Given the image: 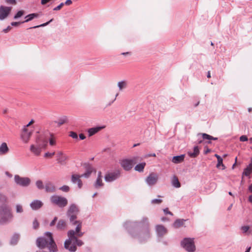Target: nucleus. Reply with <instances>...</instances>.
<instances>
[{"mask_svg":"<svg viewBox=\"0 0 252 252\" xmlns=\"http://www.w3.org/2000/svg\"><path fill=\"white\" fill-rule=\"evenodd\" d=\"M35 185L39 189H42L44 188L43 182L41 180H37L35 183Z\"/></svg>","mask_w":252,"mask_h":252,"instance_id":"nucleus-39","label":"nucleus"},{"mask_svg":"<svg viewBox=\"0 0 252 252\" xmlns=\"http://www.w3.org/2000/svg\"><path fill=\"white\" fill-rule=\"evenodd\" d=\"M126 82L125 81H121L118 83V86L120 90H122L126 87Z\"/></svg>","mask_w":252,"mask_h":252,"instance_id":"nucleus-36","label":"nucleus"},{"mask_svg":"<svg viewBox=\"0 0 252 252\" xmlns=\"http://www.w3.org/2000/svg\"><path fill=\"white\" fill-rule=\"evenodd\" d=\"M54 155H55V152H53V153L47 152L44 154V157H46H46H51L53 156H54Z\"/></svg>","mask_w":252,"mask_h":252,"instance_id":"nucleus-54","label":"nucleus"},{"mask_svg":"<svg viewBox=\"0 0 252 252\" xmlns=\"http://www.w3.org/2000/svg\"><path fill=\"white\" fill-rule=\"evenodd\" d=\"M68 239H66L64 243V248L70 252L76 251V245L81 246L84 244L83 242L78 239L75 236V232L73 230H70L67 232Z\"/></svg>","mask_w":252,"mask_h":252,"instance_id":"nucleus-2","label":"nucleus"},{"mask_svg":"<svg viewBox=\"0 0 252 252\" xmlns=\"http://www.w3.org/2000/svg\"><path fill=\"white\" fill-rule=\"evenodd\" d=\"M68 157L64 155L62 157L58 158H57V160L59 163L61 165H65L66 163V161L68 159Z\"/></svg>","mask_w":252,"mask_h":252,"instance_id":"nucleus-28","label":"nucleus"},{"mask_svg":"<svg viewBox=\"0 0 252 252\" xmlns=\"http://www.w3.org/2000/svg\"><path fill=\"white\" fill-rule=\"evenodd\" d=\"M58 220V218L57 217H55L54 219L52 220V221L50 222V226H54L55 223H56V222Z\"/></svg>","mask_w":252,"mask_h":252,"instance_id":"nucleus-53","label":"nucleus"},{"mask_svg":"<svg viewBox=\"0 0 252 252\" xmlns=\"http://www.w3.org/2000/svg\"><path fill=\"white\" fill-rule=\"evenodd\" d=\"M185 155L174 156L173 157L172 161L174 163H179L184 161Z\"/></svg>","mask_w":252,"mask_h":252,"instance_id":"nucleus-25","label":"nucleus"},{"mask_svg":"<svg viewBox=\"0 0 252 252\" xmlns=\"http://www.w3.org/2000/svg\"><path fill=\"white\" fill-rule=\"evenodd\" d=\"M193 238H185L181 242V246L188 252H194L196 247Z\"/></svg>","mask_w":252,"mask_h":252,"instance_id":"nucleus-5","label":"nucleus"},{"mask_svg":"<svg viewBox=\"0 0 252 252\" xmlns=\"http://www.w3.org/2000/svg\"><path fill=\"white\" fill-rule=\"evenodd\" d=\"M156 231L158 237H162L167 232V229L162 225H157Z\"/></svg>","mask_w":252,"mask_h":252,"instance_id":"nucleus-16","label":"nucleus"},{"mask_svg":"<svg viewBox=\"0 0 252 252\" xmlns=\"http://www.w3.org/2000/svg\"><path fill=\"white\" fill-rule=\"evenodd\" d=\"M248 139L246 135H242L240 137V141L241 142H245L248 141Z\"/></svg>","mask_w":252,"mask_h":252,"instance_id":"nucleus-52","label":"nucleus"},{"mask_svg":"<svg viewBox=\"0 0 252 252\" xmlns=\"http://www.w3.org/2000/svg\"><path fill=\"white\" fill-rule=\"evenodd\" d=\"M67 118L66 116H64L63 118H60L58 122L56 123L58 124L59 126H61L67 121Z\"/></svg>","mask_w":252,"mask_h":252,"instance_id":"nucleus-38","label":"nucleus"},{"mask_svg":"<svg viewBox=\"0 0 252 252\" xmlns=\"http://www.w3.org/2000/svg\"><path fill=\"white\" fill-rule=\"evenodd\" d=\"M185 221V220L184 219H177L174 221L173 225L174 227L178 228L183 226Z\"/></svg>","mask_w":252,"mask_h":252,"instance_id":"nucleus-27","label":"nucleus"},{"mask_svg":"<svg viewBox=\"0 0 252 252\" xmlns=\"http://www.w3.org/2000/svg\"><path fill=\"white\" fill-rule=\"evenodd\" d=\"M9 151L7 144L3 142L0 146V155H5Z\"/></svg>","mask_w":252,"mask_h":252,"instance_id":"nucleus-26","label":"nucleus"},{"mask_svg":"<svg viewBox=\"0 0 252 252\" xmlns=\"http://www.w3.org/2000/svg\"><path fill=\"white\" fill-rule=\"evenodd\" d=\"M7 201V197L6 195L0 192V202L4 203Z\"/></svg>","mask_w":252,"mask_h":252,"instance_id":"nucleus-41","label":"nucleus"},{"mask_svg":"<svg viewBox=\"0 0 252 252\" xmlns=\"http://www.w3.org/2000/svg\"><path fill=\"white\" fill-rule=\"evenodd\" d=\"M119 163L126 171H129L131 169L134 163V159L127 158L120 160Z\"/></svg>","mask_w":252,"mask_h":252,"instance_id":"nucleus-11","label":"nucleus"},{"mask_svg":"<svg viewBox=\"0 0 252 252\" xmlns=\"http://www.w3.org/2000/svg\"><path fill=\"white\" fill-rule=\"evenodd\" d=\"M5 174L7 176H8L9 178H11L12 177V175L8 171H6Z\"/></svg>","mask_w":252,"mask_h":252,"instance_id":"nucleus-63","label":"nucleus"},{"mask_svg":"<svg viewBox=\"0 0 252 252\" xmlns=\"http://www.w3.org/2000/svg\"><path fill=\"white\" fill-rule=\"evenodd\" d=\"M51 137H52V136H51ZM49 141L50 145L51 146L54 145L55 144V141L52 137L49 138Z\"/></svg>","mask_w":252,"mask_h":252,"instance_id":"nucleus-55","label":"nucleus"},{"mask_svg":"<svg viewBox=\"0 0 252 252\" xmlns=\"http://www.w3.org/2000/svg\"><path fill=\"white\" fill-rule=\"evenodd\" d=\"M42 148L37 146H35L34 145H32L30 147L31 151L36 156H39L41 153Z\"/></svg>","mask_w":252,"mask_h":252,"instance_id":"nucleus-22","label":"nucleus"},{"mask_svg":"<svg viewBox=\"0 0 252 252\" xmlns=\"http://www.w3.org/2000/svg\"><path fill=\"white\" fill-rule=\"evenodd\" d=\"M172 183V185L176 188H179L181 187V184L178 180V179L176 176L173 177Z\"/></svg>","mask_w":252,"mask_h":252,"instance_id":"nucleus-34","label":"nucleus"},{"mask_svg":"<svg viewBox=\"0 0 252 252\" xmlns=\"http://www.w3.org/2000/svg\"><path fill=\"white\" fill-rule=\"evenodd\" d=\"M45 189L47 192H54L56 191L55 186L50 182L45 184Z\"/></svg>","mask_w":252,"mask_h":252,"instance_id":"nucleus-21","label":"nucleus"},{"mask_svg":"<svg viewBox=\"0 0 252 252\" xmlns=\"http://www.w3.org/2000/svg\"><path fill=\"white\" fill-rule=\"evenodd\" d=\"M85 168L86 170L85 172L81 175V177H84L85 178H89L94 170L93 167L92 165L89 163H86L84 165Z\"/></svg>","mask_w":252,"mask_h":252,"instance_id":"nucleus-18","label":"nucleus"},{"mask_svg":"<svg viewBox=\"0 0 252 252\" xmlns=\"http://www.w3.org/2000/svg\"><path fill=\"white\" fill-rule=\"evenodd\" d=\"M36 242L37 246L39 248L42 249L47 247L49 242V239L48 237H47V238H45V237H38L36 239Z\"/></svg>","mask_w":252,"mask_h":252,"instance_id":"nucleus-12","label":"nucleus"},{"mask_svg":"<svg viewBox=\"0 0 252 252\" xmlns=\"http://www.w3.org/2000/svg\"><path fill=\"white\" fill-rule=\"evenodd\" d=\"M105 126H96L90 128L88 129V132L89 134V136H92L93 135L95 134L98 131H99L100 130L104 128Z\"/></svg>","mask_w":252,"mask_h":252,"instance_id":"nucleus-19","label":"nucleus"},{"mask_svg":"<svg viewBox=\"0 0 252 252\" xmlns=\"http://www.w3.org/2000/svg\"><path fill=\"white\" fill-rule=\"evenodd\" d=\"M76 224H77V225L75 228V231H74L75 232V234L77 233V232H79V231H80L81 229V226H82L81 222H80V221H78V222Z\"/></svg>","mask_w":252,"mask_h":252,"instance_id":"nucleus-43","label":"nucleus"},{"mask_svg":"<svg viewBox=\"0 0 252 252\" xmlns=\"http://www.w3.org/2000/svg\"><path fill=\"white\" fill-rule=\"evenodd\" d=\"M130 236L143 242L150 237L149 223L147 217H143L140 221H127L124 224Z\"/></svg>","mask_w":252,"mask_h":252,"instance_id":"nucleus-1","label":"nucleus"},{"mask_svg":"<svg viewBox=\"0 0 252 252\" xmlns=\"http://www.w3.org/2000/svg\"><path fill=\"white\" fill-rule=\"evenodd\" d=\"M32 131L28 129L27 127H24L21 134V138L23 141L25 143H28L32 134Z\"/></svg>","mask_w":252,"mask_h":252,"instance_id":"nucleus-13","label":"nucleus"},{"mask_svg":"<svg viewBox=\"0 0 252 252\" xmlns=\"http://www.w3.org/2000/svg\"><path fill=\"white\" fill-rule=\"evenodd\" d=\"M20 235L17 233H15L10 240V244L12 245H15L17 244L19 239Z\"/></svg>","mask_w":252,"mask_h":252,"instance_id":"nucleus-30","label":"nucleus"},{"mask_svg":"<svg viewBox=\"0 0 252 252\" xmlns=\"http://www.w3.org/2000/svg\"><path fill=\"white\" fill-rule=\"evenodd\" d=\"M53 21V19H51L49 21L46 22V23H43L41 25H38V26H33L32 27H30V28H29L28 29H36V28H39V27H44V26H47V25H48L51 22H52Z\"/></svg>","mask_w":252,"mask_h":252,"instance_id":"nucleus-40","label":"nucleus"},{"mask_svg":"<svg viewBox=\"0 0 252 252\" xmlns=\"http://www.w3.org/2000/svg\"><path fill=\"white\" fill-rule=\"evenodd\" d=\"M24 11L23 10H20L17 12V13L14 16V19H17L18 18L21 17L24 15Z\"/></svg>","mask_w":252,"mask_h":252,"instance_id":"nucleus-42","label":"nucleus"},{"mask_svg":"<svg viewBox=\"0 0 252 252\" xmlns=\"http://www.w3.org/2000/svg\"><path fill=\"white\" fill-rule=\"evenodd\" d=\"M72 1L71 0H66L65 2L64 3V4H66L67 5H69L72 3Z\"/></svg>","mask_w":252,"mask_h":252,"instance_id":"nucleus-62","label":"nucleus"},{"mask_svg":"<svg viewBox=\"0 0 252 252\" xmlns=\"http://www.w3.org/2000/svg\"><path fill=\"white\" fill-rule=\"evenodd\" d=\"M78 184V187L79 189H81L82 187V183L81 180H78L77 182Z\"/></svg>","mask_w":252,"mask_h":252,"instance_id":"nucleus-60","label":"nucleus"},{"mask_svg":"<svg viewBox=\"0 0 252 252\" xmlns=\"http://www.w3.org/2000/svg\"><path fill=\"white\" fill-rule=\"evenodd\" d=\"M158 180V176L154 173H152L146 178L145 182L149 186L155 185Z\"/></svg>","mask_w":252,"mask_h":252,"instance_id":"nucleus-14","label":"nucleus"},{"mask_svg":"<svg viewBox=\"0 0 252 252\" xmlns=\"http://www.w3.org/2000/svg\"><path fill=\"white\" fill-rule=\"evenodd\" d=\"M199 150L197 146H194L193 148V152H188V155L191 158H195L199 154Z\"/></svg>","mask_w":252,"mask_h":252,"instance_id":"nucleus-24","label":"nucleus"},{"mask_svg":"<svg viewBox=\"0 0 252 252\" xmlns=\"http://www.w3.org/2000/svg\"><path fill=\"white\" fill-rule=\"evenodd\" d=\"M43 205V203L39 200H34L30 204V207L32 210H38Z\"/></svg>","mask_w":252,"mask_h":252,"instance_id":"nucleus-17","label":"nucleus"},{"mask_svg":"<svg viewBox=\"0 0 252 252\" xmlns=\"http://www.w3.org/2000/svg\"><path fill=\"white\" fill-rule=\"evenodd\" d=\"M80 177H82L81 175L80 176L79 175L73 174L71 176V182L75 184L76 182H77L78 181V180H80Z\"/></svg>","mask_w":252,"mask_h":252,"instance_id":"nucleus-37","label":"nucleus"},{"mask_svg":"<svg viewBox=\"0 0 252 252\" xmlns=\"http://www.w3.org/2000/svg\"><path fill=\"white\" fill-rule=\"evenodd\" d=\"M13 216L8 207L5 205L0 206V224H6L10 222Z\"/></svg>","mask_w":252,"mask_h":252,"instance_id":"nucleus-3","label":"nucleus"},{"mask_svg":"<svg viewBox=\"0 0 252 252\" xmlns=\"http://www.w3.org/2000/svg\"><path fill=\"white\" fill-rule=\"evenodd\" d=\"M45 236L48 237L49 239V242L48 243L47 247L50 252H57V246L53 238L52 233L50 232H46L45 233Z\"/></svg>","mask_w":252,"mask_h":252,"instance_id":"nucleus-9","label":"nucleus"},{"mask_svg":"<svg viewBox=\"0 0 252 252\" xmlns=\"http://www.w3.org/2000/svg\"><path fill=\"white\" fill-rule=\"evenodd\" d=\"M120 171L116 170L106 174L104 176V180L106 182H112L118 179L120 177Z\"/></svg>","mask_w":252,"mask_h":252,"instance_id":"nucleus-10","label":"nucleus"},{"mask_svg":"<svg viewBox=\"0 0 252 252\" xmlns=\"http://www.w3.org/2000/svg\"><path fill=\"white\" fill-rule=\"evenodd\" d=\"M51 202L61 208L65 207L68 203L67 199L63 196L54 195L50 197Z\"/></svg>","mask_w":252,"mask_h":252,"instance_id":"nucleus-6","label":"nucleus"},{"mask_svg":"<svg viewBox=\"0 0 252 252\" xmlns=\"http://www.w3.org/2000/svg\"><path fill=\"white\" fill-rule=\"evenodd\" d=\"M215 156L217 158L218 160V163L217 164V167L218 168L220 166L222 167V169H224L225 167L223 164V159L222 158L217 154H215Z\"/></svg>","mask_w":252,"mask_h":252,"instance_id":"nucleus-31","label":"nucleus"},{"mask_svg":"<svg viewBox=\"0 0 252 252\" xmlns=\"http://www.w3.org/2000/svg\"><path fill=\"white\" fill-rule=\"evenodd\" d=\"M49 135L50 136H53V134L52 133L47 131L44 134L37 136L35 140L36 145L41 147L42 148H45L48 143V137Z\"/></svg>","mask_w":252,"mask_h":252,"instance_id":"nucleus-7","label":"nucleus"},{"mask_svg":"<svg viewBox=\"0 0 252 252\" xmlns=\"http://www.w3.org/2000/svg\"><path fill=\"white\" fill-rule=\"evenodd\" d=\"M79 212L78 207L75 204L73 203L70 205L66 212V216L69 218L70 223L73 225L76 224L78 222L75 220L77 219V216Z\"/></svg>","mask_w":252,"mask_h":252,"instance_id":"nucleus-4","label":"nucleus"},{"mask_svg":"<svg viewBox=\"0 0 252 252\" xmlns=\"http://www.w3.org/2000/svg\"><path fill=\"white\" fill-rule=\"evenodd\" d=\"M16 212L17 213H21L23 212L22 206L20 204H17L16 206Z\"/></svg>","mask_w":252,"mask_h":252,"instance_id":"nucleus-45","label":"nucleus"},{"mask_svg":"<svg viewBox=\"0 0 252 252\" xmlns=\"http://www.w3.org/2000/svg\"><path fill=\"white\" fill-rule=\"evenodd\" d=\"M163 211H164V213H165V214L167 215V214H169L170 215H172V213L169 211L168 209V208H165L163 210Z\"/></svg>","mask_w":252,"mask_h":252,"instance_id":"nucleus-57","label":"nucleus"},{"mask_svg":"<svg viewBox=\"0 0 252 252\" xmlns=\"http://www.w3.org/2000/svg\"><path fill=\"white\" fill-rule=\"evenodd\" d=\"M25 23V22H13L12 23H11V25L12 26H14V27H16V26H18L19 25L21 24H23Z\"/></svg>","mask_w":252,"mask_h":252,"instance_id":"nucleus-51","label":"nucleus"},{"mask_svg":"<svg viewBox=\"0 0 252 252\" xmlns=\"http://www.w3.org/2000/svg\"><path fill=\"white\" fill-rule=\"evenodd\" d=\"M38 17V14L37 13L30 14L25 17V19H26L24 22H25V23L28 22L32 20L33 19L37 18Z\"/></svg>","mask_w":252,"mask_h":252,"instance_id":"nucleus-32","label":"nucleus"},{"mask_svg":"<svg viewBox=\"0 0 252 252\" xmlns=\"http://www.w3.org/2000/svg\"><path fill=\"white\" fill-rule=\"evenodd\" d=\"M69 136L71 137L72 138L74 139H77L78 138V135L77 134L74 132V131H71L70 132Z\"/></svg>","mask_w":252,"mask_h":252,"instance_id":"nucleus-49","label":"nucleus"},{"mask_svg":"<svg viewBox=\"0 0 252 252\" xmlns=\"http://www.w3.org/2000/svg\"><path fill=\"white\" fill-rule=\"evenodd\" d=\"M146 165L145 162H141L138 164L134 167V169L138 172H142Z\"/></svg>","mask_w":252,"mask_h":252,"instance_id":"nucleus-33","label":"nucleus"},{"mask_svg":"<svg viewBox=\"0 0 252 252\" xmlns=\"http://www.w3.org/2000/svg\"><path fill=\"white\" fill-rule=\"evenodd\" d=\"M162 202V200L160 199H154L152 200L151 203L153 204H160Z\"/></svg>","mask_w":252,"mask_h":252,"instance_id":"nucleus-47","label":"nucleus"},{"mask_svg":"<svg viewBox=\"0 0 252 252\" xmlns=\"http://www.w3.org/2000/svg\"><path fill=\"white\" fill-rule=\"evenodd\" d=\"M252 172V158H251V163L244 169L242 176L248 177Z\"/></svg>","mask_w":252,"mask_h":252,"instance_id":"nucleus-20","label":"nucleus"},{"mask_svg":"<svg viewBox=\"0 0 252 252\" xmlns=\"http://www.w3.org/2000/svg\"><path fill=\"white\" fill-rule=\"evenodd\" d=\"M60 190H62L63 191L67 192L69 190V187L67 186L64 185L62 187H60L59 189Z\"/></svg>","mask_w":252,"mask_h":252,"instance_id":"nucleus-44","label":"nucleus"},{"mask_svg":"<svg viewBox=\"0 0 252 252\" xmlns=\"http://www.w3.org/2000/svg\"><path fill=\"white\" fill-rule=\"evenodd\" d=\"M79 136V138L81 140H84V139H85L86 138V136L83 133L80 134Z\"/></svg>","mask_w":252,"mask_h":252,"instance_id":"nucleus-61","label":"nucleus"},{"mask_svg":"<svg viewBox=\"0 0 252 252\" xmlns=\"http://www.w3.org/2000/svg\"><path fill=\"white\" fill-rule=\"evenodd\" d=\"M14 181L15 183L20 186L27 187L31 183V180L28 177H22L18 175L14 176Z\"/></svg>","mask_w":252,"mask_h":252,"instance_id":"nucleus-8","label":"nucleus"},{"mask_svg":"<svg viewBox=\"0 0 252 252\" xmlns=\"http://www.w3.org/2000/svg\"><path fill=\"white\" fill-rule=\"evenodd\" d=\"M103 186V183H102L101 179H96L95 182L94 184V187L96 189H98L100 187H102Z\"/></svg>","mask_w":252,"mask_h":252,"instance_id":"nucleus-35","label":"nucleus"},{"mask_svg":"<svg viewBox=\"0 0 252 252\" xmlns=\"http://www.w3.org/2000/svg\"><path fill=\"white\" fill-rule=\"evenodd\" d=\"M11 10V7L0 6V20L5 19L9 14Z\"/></svg>","mask_w":252,"mask_h":252,"instance_id":"nucleus-15","label":"nucleus"},{"mask_svg":"<svg viewBox=\"0 0 252 252\" xmlns=\"http://www.w3.org/2000/svg\"><path fill=\"white\" fill-rule=\"evenodd\" d=\"M63 5H64V3L63 2H62L58 6H57L55 7V8H54L53 10H54V11L59 10H60L62 8V7Z\"/></svg>","mask_w":252,"mask_h":252,"instance_id":"nucleus-50","label":"nucleus"},{"mask_svg":"<svg viewBox=\"0 0 252 252\" xmlns=\"http://www.w3.org/2000/svg\"><path fill=\"white\" fill-rule=\"evenodd\" d=\"M248 189L249 191L252 193V184L249 186Z\"/></svg>","mask_w":252,"mask_h":252,"instance_id":"nucleus-64","label":"nucleus"},{"mask_svg":"<svg viewBox=\"0 0 252 252\" xmlns=\"http://www.w3.org/2000/svg\"><path fill=\"white\" fill-rule=\"evenodd\" d=\"M32 227L33 229H37L39 227V223L36 219H35L33 221Z\"/></svg>","mask_w":252,"mask_h":252,"instance_id":"nucleus-46","label":"nucleus"},{"mask_svg":"<svg viewBox=\"0 0 252 252\" xmlns=\"http://www.w3.org/2000/svg\"><path fill=\"white\" fill-rule=\"evenodd\" d=\"M65 154H64L62 152H61V151L58 152L57 153V158H60L61 157H62Z\"/></svg>","mask_w":252,"mask_h":252,"instance_id":"nucleus-58","label":"nucleus"},{"mask_svg":"<svg viewBox=\"0 0 252 252\" xmlns=\"http://www.w3.org/2000/svg\"><path fill=\"white\" fill-rule=\"evenodd\" d=\"M5 1L8 3L12 4H15L16 3L15 0H5Z\"/></svg>","mask_w":252,"mask_h":252,"instance_id":"nucleus-56","label":"nucleus"},{"mask_svg":"<svg viewBox=\"0 0 252 252\" xmlns=\"http://www.w3.org/2000/svg\"><path fill=\"white\" fill-rule=\"evenodd\" d=\"M200 135H202L203 140H218L217 137H214L211 136L206 133H202V134L199 133L198 134V136Z\"/></svg>","mask_w":252,"mask_h":252,"instance_id":"nucleus-29","label":"nucleus"},{"mask_svg":"<svg viewBox=\"0 0 252 252\" xmlns=\"http://www.w3.org/2000/svg\"><path fill=\"white\" fill-rule=\"evenodd\" d=\"M11 29V27L9 26H8L6 29L3 30V32L5 33L7 32L8 31H9Z\"/></svg>","mask_w":252,"mask_h":252,"instance_id":"nucleus-59","label":"nucleus"},{"mask_svg":"<svg viewBox=\"0 0 252 252\" xmlns=\"http://www.w3.org/2000/svg\"><path fill=\"white\" fill-rule=\"evenodd\" d=\"M57 229L59 230H63L66 227V223L64 220H60L58 221L57 226Z\"/></svg>","mask_w":252,"mask_h":252,"instance_id":"nucleus-23","label":"nucleus"},{"mask_svg":"<svg viewBox=\"0 0 252 252\" xmlns=\"http://www.w3.org/2000/svg\"><path fill=\"white\" fill-rule=\"evenodd\" d=\"M250 229L249 226H242L241 227V230L242 231L243 233H247Z\"/></svg>","mask_w":252,"mask_h":252,"instance_id":"nucleus-48","label":"nucleus"}]
</instances>
